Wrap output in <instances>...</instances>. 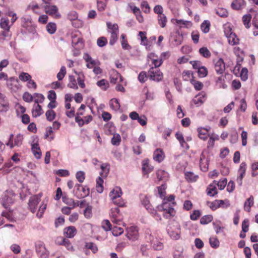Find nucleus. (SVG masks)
<instances>
[{
  "label": "nucleus",
  "mask_w": 258,
  "mask_h": 258,
  "mask_svg": "<svg viewBox=\"0 0 258 258\" xmlns=\"http://www.w3.org/2000/svg\"><path fill=\"white\" fill-rule=\"evenodd\" d=\"M190 83L194 86V88L196 90H201L203 87V84L199 81H197L192 79L190 80Z\"/></svg>",
  "instance_id": "nucleus-64"
},
{
  "label": "nucleus",
  "mask_w": 258,
  "mask_h": 258,
  "mask_svg": "<svg viewBox=\"0 0 258 258\" xmlns=\"http://www.w3.org/2000/svg\"><path fill=\"white\" fill-rule=\"evenodd\" d=\"M171 22L180 28H189L192 26V23L190 21L182 19H173Z\"/></svg>",
  "instance_id": "nucleus-16"
},
{
  "label": "nucleus",
  "mask_w": 258,
  "mask_h": 258,
  "mask_svg": "<svg viewBox=\"0 0 258 258\" xmlns=\"http://www.w3.org/2000/svg\"><path fill=\"white\" fill-rule=\"evenodd\" d=\"M207 195L210 197H213L217 194L216 188V181L214 180L207 188Z\"/></svg>",
  "instance_id": "nucleus-28"
},
{
  "label": "nucleus",
  "mask_w": 258,
  "mask_h": 258,
  "mask_svg": "<svg viewBox=\"0 0 258 258\" xmlns=\"http://www.w3.org/2000/svg\"><path fill=\"white\" fill-rule=\"evenodd\" d=\"M43 113L41 106L37 103H34L32 109V115L34 117L40 116Z\"/></svg>",
  "instance_id": "nucleus-25"
},
{
  "label": "nucleus",
  "mask_w": 258,
  "mask_h": 258,
  "mask_svg": "<svg viewBox=\"0 0 258 258\" xmlns=\"http://www.w3.org/2000/svg\"><path fill=\"white\" fill-rule=\"evenodd\" d=\"M246 5L244 0H235L231 5V8L235 10H239L243 9Z\"/></svg>",
  "instance_id": "nucleus-27"
},
{
  "label": "nucleus",
  "mask_w": 258,
  "mask_h": 258,
  "mask_svg": "<svg viewBox=\"0 0 258 258\" xmlns=\"http://www.w3.org/2000/svg\"><path fill=\"white\" fill-rule=\"evenodd\" d=\"M23 140V137L22 135L18 134L14 137L13 134H11L6 145L11 149L15 146L20 147L22 144Z\"/></svg>",
  "instance_id": "nucleus-6"
},
{
  "label": "nucleus",
  "mask_w": 258,
  "mask_h": 258,
  "mask_svg": "<svg viewBox=\"0 0 258 258\" xmlns=\"http://www.w3.org/2000/svg\"><path fill=\"white\" fill-rule=\"evenodd\" d=\"M9 108L8 102L4 99V97L0 96V112H5Z\"/></svg>",
  "instance_id": "nucleus-34"
},
{
  "label": "nucleus",
  "mask_w": 258,
  "mask_h": 258,
  "mask_svg": "<svg viewBox=\"0 0 258 258\" xmlns=\"http://www.w3.org/2000/svg\"><path fill=\"white\" fill-rule=\"evenodd\" d=\"M110 217L111 221L117 225L121 223L122 216L118 208H111L110 212Z\"/></svg>",
  "instance_id": "nucleus-11"
},
{
  "label": "nucleus",
  "mask_w": 258,
  "mask_h": 258,
  "mask_svg": "<svg viewBox=\"0 0 258 258\" xmlns=\"http://www.w3.org/2000/svg\"><path fill=\"white\" fill-rule=\"evenodd\" d=\"M97 85L103 90H106L109 87L108 81L105 79H102L97 82Z\"/></svg>",
  "instance_id": "nucleus-49"
},
{
  "label": "nucleus",
  "mask_w": 258,
  "mask_h": 258,
  "mask_svg": "<svg viewBox=\"0 0 258 258\" xmlns=\"http://www.w3.org/2000/svg\"><path fill=\"white\" fill-rule=\"evenodd\" d=\"M126 236L132 241H135L138 238L139 232L137 227L131 226L127 229Z\"/></svg>",
  "instance_id": "nucleus-15"
},
{
  "label": "nucleus",
  "mask_w": 258,
  "mask_h": 258,
  "mask_svg": "<svg viewBox=\"0 0 258 258\" xmlns=\"http://www.w3.org/2000/svg\"><path fill=\"white\" fill-rule=\"evenodd\" d=\"M166 186L165 184H163L161 186L157 187L158 195L161 199L164 198L166 194Z\"/></svg>",
  "instance_id": "nucleus-58"
},
{
  "label": "nucleus",
  "mask_w": 258,
  "mask_h": 258,
  "mask_svg": "<svg viewBox=\"0 0 258 258\" xmlns=\"http://www.w3.org/2000/svg\"><path fill=\"white\" fill-rule=\"evenodd\" d=\"M31 149L35 158L37 159H40L41 157V152L39 145L37 143L32 144Z\"/></svg>",
  "instance_id": "nucleus-35"
},
{
  "label": "nucleus",
  "mask_w": 258,
  "mask_h": 258,
  "mask_svg": "<svg viewBox=\"0 0 258 258\" xmlns=\"http://www.w3.org/2000/svg\"><path fill=\"white\" fill-rule=\"evenodd\" d=\"M110 82L112 84H117L123 82V78L116 70L112 69L110 71Z\"/></svg>",
  "instance_id": "nucleus-17"
},
{
  "label": "nucleus",
  "mask_w": 258,
  "mask_h": 258,
  "mask_svg": "<svg viewBox=\"0 0 258 258\" xmlns=\"http://www.w3.org/2000/svg\"><path fill=\"white\" fill-rule=\"evenodd\" d=\"M46 28L48 33L53 34L55 33L56 31V25L54 23L50 22L47 24Z\"/></svg>",
  "instance_id": "nucleus-45"
},
{
  "label": "nucleus",
  "mask_w": 258,
  "mask_h": 258,
  "mask_svg": "<svg viewBox=\"0 0 258 258\" xmlns=\"http://www.w3.org/2000/svg\"><path fill=\"white\" fill-rule=\"evenodd\" d=\"M174 205L167 202L166 201H163L162 204L158 206V208L159 210L163 211L164 216L168 218L174 215Z\"/></svg>",
  "instance_id": "nucleus-3"
},
{
  "label": "nucleus",
  "mask_w": 258,
  "mask_h": 258,
  "mask_svg": "<svg viewBox=\"0 0 258 258\" xmlns=\"http://www.w3.org/2000/svg\"><path fill=\"white\" fill-rule=\"evenodd\" d=\"M209 242L212 247L217 248L219 246V241L216 237H211L209 239Z\"/></svg>",
  "instance_id": "nucleus-55"
},
{
  "label": "nucleus",
  "mask_w": 258,
  "mask_h": 258,
  "mask_svg": "<svg viewBox=\"0 0 258 258\" xmlns=\"http://www.w3.org/2000/svg\"><path fill=\"white\" fill-rule=\"evenodd\" d=\"M169 236L173 239L177 240L180 237V226L177 223L170 224L167 227Z\"/></svg>",
  "instance_id": "nucleus-4"
},
{
  "label": "nucleus",
  "mask_w": 258,
  "mask_h": 258,
  "mask_svg": "<svg viewBox=\"0 0 258 258\" xmlns=\"http://www.w3.org/2000/svg\"><path fill=\"white\" fill-rule=\"evenodd\" d=\"M42 195V194H39L31 197L29 199L28 207L32 213H34L36 211L37 205L41 200Z\"/></svg>",
  "instance_id": "nucleus-10"
},
{
  "label": "nucleus",
  "mask_w": 258,
  "mask_h": 258,
  "mask_svg": "<svg viewBox=\"0 0 258 258\" xmlns=\"http://www.w3.org/2000/svg\"><path fill=\"white\" fill-rule=\"evenodd\" d=\"M121 141V136L119 134L115 133L113 134V137L111 140L112 145L118 146L120 145Z\"/></svg>",
  "instance_id": "nucleus-42"
},
{
  "label": "nucleus",
  "mask_w": 258,
  "mask_h": 258,
  "mask_svg": "<svg viewBox=\"0 0 258 258\" xmlns=\"http://www.w3.org/2000/svg\"><path fill=\"white\" fill-rule=\"evenodd\" d=\"M199 53L201 55L206 58L211 56V53L209 49L206 47H203L199 49Z\"/></svg>",
  "instance_id": "nucleus-54"
},
{
  "label": "nucleus",
  "mask_w": 258,
  "mask_h": 258,
  "mask_svg": "<svg viewBox=\"0 0 258 258\" xmlns=\"http://www.w3.org/2000/svg\"><path fill=\"white\" fill-rule=\"evenodd\" d=\"M147 60L149 63L151 62L152 67L155 68L159 67L163 63L162 58H160L154 52H150L148 54Z\"/></svg>",
  "instance_id": "nucleus-9"
},
{
  "label": "nucleus",
  "mask_w": 258,
  "mask_h": 258,
  "mask_svg": "<svg viewBox=\"0 0 258 258\" xmlns=\"http://www.w3.org/2000/svg\"><path fill=\"white\" fill-rule=\"evenodd\" d=\"M103 182L104 181L102 177L99 176L96 179V190L100 194L102 193L103 191Z\"/></svg>",
  "instance_id": "nucleus-44"
},
{
  "label": "nucleus",
  "mask_w": 258,
  "mask_h": 258,
  "mask_svg": "<svg viewBox=\"0 0 258 258\" xmlns=\"http://www.w3.org/2000/svg\"><path fill=\"white\" fill-rule=\"evenodd\" d=\"M217 203L218 204V206L220 207H222L223 208H227V207L230 206V203L228 200H217Z\"/></svg>",
  "instance_id": "nucleus-62"
},
{
  "label": "nucleus",
  "mask_w": 258,
  "mask_h": 258,
  "mask_svg": "<svg viewBox=\"0 0 258 258\" xmlns=\"http://www.w3.org/2000/svg\"><path fill=\"white\" fill-rule=\"evenodd\" d=\"M228 41L229 44L231 45H235L239 44V39L235 33L230 34L227 36Z\"/></svg>",
  "instance_id": "nucleus-37"
},
{
  "label": "nucleus",
  "mask_w": 258,
  "mask_h": 258,
  "mask_svg": "<svg viewBox=\"0 0 258 258\" xmlns=\"http://www.w3.org/2000/svg\"><path fill=\"white\" fill-rule=\"evenodd\" d=\"M148 76L152 81L160 82L163 79V73L157 68L152 67L148 71Z\"/></svg>",
  "instance_id": "nucleus-7"
},
{
  "label": "nucleus",
  "mask_w": 258,
  "mask_h": 258,
  "mask_svg": "<svg viewBox=\"0 0 258 258\" xmlns=\"http://www.w3.org/2000/svg\"><path fill=\"white\" fill-rule=\"evenodd\" d=\"M101 171L100 173V175L102 177H106L108 175L109 169L110 165L107 163H103L100 166Z\"/></svg>",
  "instance_id": "nucleus-32"
},
{
  "label": "nucleus",
  "mask_w": 258,
  "mask_h": 258,
  "mask_svg": "<svg viewBox=\"0 0 258 258\" xmlns=\"http://www.w3.org/2000/svg\"><path fill=\"white\" fill-rule=\"evenodd\" d=\"M142 204L148 211V212L156 218L157 220H161V216L157 213L156 210H155L150 205L148 198L147 197H144L143 199H142Z\"/></svg>",
  "instance_id": "nucleus-8"
},
{
  "label": "nucleus",
  "mask_w": 258,
  "mask_h": 258,
  "mask_svg": "<svg viewBox=\"0 0 258 258\" xmlns=\"http://www.w3.org/2000/svg\"><path fill=\"white\" fill-rule=\"evenodd\" d=\"M157 20L158 24L161 28H164L166 27L167 22V19L164 14L158 16Z\"/></svg>",
  "instance_id": "nucleus-41"
},
{
  "label": "nucleus",
  "mask_w": 258,
  "mask_h": 258,
  "mask_svg": "<svg viewBox=\"0 0 258 258\" xmlns=\"http://www.w3.org/2000/svg\"><path fill=\"white\" fill-rule=\"evenodd\" d=\"M213 219L212 215H208L203 216L200 220V223L202 224H207L211 222Z\"/></svg>",
  "instance_id": "nucleus-63"
},
{
  "label": "nucleus",
  "mask_w": 258,
  "mask_h": 258,
  "mask_svg": "<svg viewBox=\"0 0 258 258\" xmlns=\"http://www.w3.org/2000/svg\"><path fill=\"white\" fill-rule=\"evenodd\" d=\"M89 189L87 186H83L80 184H76L74 189V193L78 199L85 198L89 195Z\"/></svg>",
  "instance_id": "nucleus-5"
},
{
  "label": "nucleus",
  "mask_w": 258,
  "mask_h": 258,
  "mask_svg": "<svg viewBox=\"0 0 258 258\" xmlns=\"http://www.w3.org/2000/svg\"><path fill=\"white\" fill-rule=\"evenodd\" d=\"M206 95L204 92H202L196 95L192 99V102L197 106H201L206 100Z\"/></svg>",
  "instance_id": "nucleus-20"
},
{
  "label": "nucleus",
  "mask_w": 258,
  "mask_h": 258,
  "mask_svg": "<svg viewBox=\"0 0 258 258\" xmlns=\"http://www.w3.org/2000/svg\"><path fill=\"white\" fill-rule=\"evenodd\" d=\"M0 27L4 30L9 31L10 25H9V20L8 19L2 18L0 22Z\"/></svg>",
  "instance_id": "nucleus-40"
},
{
  "label": "nucleus",
  "mask_w": 258,
  "mask_h": 258,
  "mask_svg": "<svg viewBox=\"0 0 258 258\" xmlns=\"http://www.w3.org/2000/svg\"><path fill=\"white\" fill-rule=\"evenodd\" d=\"M64 235L68 238H73L77 233V230L74 226L66 228L63 231Z\"/></svg>",
  "instance_id": "nucleus-26"
},
{
  "label": "nucleus",
  "mask_w": 258,
  "mask_h": 258,
  "mask_svg": "<svg viewBox=\"0 0 258 258\" xmlns=\"http://www.w3.org/2000/svg\"><path fill=\"white\" fill-rule=\"evenodd\" d=\"M210 127H208V128H204V127H199L198 128L197 131L198 132V136L199 137L203 140H206L207 139L208 137L210 136L209 131L210 130Z\"/></svg>",
  "instance_id": "nucleus-23"
},
{
  "label": "nucleus",
  "mask_w": 258,
  "mask_h": 258,
  "mask_svg": "<svg viewBox=\"0 0 258 258\" xmlns=\"http://www.w3.org/2000/svg\"><path fill=\"white\" fill-rule=\"evenodd\" d=\"M15 197V194L12 190H7L2 195L0 203L5 208L8 209L14 203Z\"/></svg>",
  "instance_id": "nucleus-1"
},
{
  "label": "nucleus",
  "mask_w": 258,
  "mask_h": 258,
  "mask_svg": "<svg viewBox=\"0 0 258 258\" xmlns=\"http://www.w3.org/2000/svg\"><path fill=\"white\" fill-rule=\"evenodd\" d=\"M107 0H97V10L100 11H104L107 6Z\"/></svg>",
  "instance_id": "nucleus-43"
},
{
  "label": "nucleus",
  "mask_w": 258,
  "mask_h": 258,
  "mask_svg": "<svg viewBox=\"0 0 258 258\" xmlns=\"http://www.w3.org/2000/svg\"><path fill=\"white\" fill-rule=\"evenodd\" d=\"M251 19V16L250 14H246L242 17V21L243 24L246 28H249L250 26V22Z\"/></svg>",
  "instance_id": "nucleus-53"
},
{
  "label": "nucleus",
  "mask_w": 258,
  "mask_h": 258,
  "mask_svg": "<svg viewBox=\"0 0 258 258\" xmlns=\"http://www.w3.org/2000/svg\"><path fill=\"white\" fill-rule=\"evenodd\" d=\"M215 71L219 74H222L224 72L225 69V66L222 58H219L215 61Z\"/></svg>",
  "instance_id": "nucleus-22"
},
{
  "label": "nucleus",
  "mask_w": 258,
  "mask_h": 258,
  "mask_svg": "<svg viewBox=\"0 0 258 258\" xmlns=\"http://www.w3.org/2000/svg\"><path fill=\"white\" fill-rule=\"evenodd\" d=\"M219 140V136L217 135L212 134L209 136V139L208 142V147H213L215 141Z\"/></svg>",
  "instance_id": "nucleus-51"
},
{
  "label": "nucleus",
  "mask_w": 258,
  "mask_h": 258,
  "mask_svg": "<svg viewBox=\"0 0 258 258\" xmlns=\"http://www.w3.org/2000/svg\"><path fill=\"white\" fill-rule=\"evenodd\" d=\"M109 105L110 108L115 111H118L120 107L119 100L116 98L111 99L109 101Z\"/></svg>",
  "instance_id": "nucleus-38"
},
{
  "label": "nucleus",
  "mask_w": 258,
  "mask_h": 258,
  "mask_svg": "<svg viewBox=\"0 0 258 258\" xmlns=\"http://www.w3.org/2000/svg\"><path fill=\"white\" fill-rule=\"evenodd\" d=\"M164 158V154L163 151L160 149H156L153 154V159L155 161L161 162Z\"/></svg>",
  "instance_id": "nucleus-30"
},
{
  "label": "nucleus",
  "mask_w": 258,
  "mask_h": 258,
  "mask_svg": "<svg viewBox=\"0 0 258 258\" xmlns=\"http://www.w3.org/2000/svg\"><path fill=\"white\" fill-rule=\"evenodd\" d=\"M185 177L186 179L189 182H195L199 178L198 175L195 174L192 172H186L185 173Z\"/></svg>",
  "instance_id": "nucleus-39"
},
{
  "label": "nucleus",
  "mask_w": 258,
  "mask_h": 258,
  "mask_svg": "<svg viewBox=\"0 0 258 258\" xmlns=\"http://www.w3.org/2000/svg\"><path fill=\"white\" fill-rule=\"evenodd\" d=\"M254 204V198L253 196H251L249 198H248L244 203V210L247 212L250 211L251 207Z\"/></svg>",
  "instance_id": "nucleus-36"
},
{
  "label": "nucleus",
  "mask_w": 258,
  "mask_h": 258,
  "mask_svg": "<svg viewBox=\"0 0 258 258\" xmlns=\"http://www.w3.org/2000/svg\"><path fill=\"white\" fill-rule=\"evenodd\" d=\"M33 97L34 103L39 104V103H42L44 100V96L41 94L35 93L33 94Z\"/></svg>",
  "instance_id": "nucleus-52"
},
{
  "label": "nucleus",
  "mask_w": 258,
  "mask_h": 258,
  "mask_svg": "<svg viewBox=\"0 0 258 258\" xmlns=\"http://www.w3.org/2000/svg\"><path fill=\"white\" fill-rule=\"evenodd\" d=\"M110 33V37L109 38V44L111 45H114L118 39V35L119 33L109 32Z\"/></svg>",
  "instance_id": "nucleus-59"
},
{
  "label": "nucleus",
  "mask_w": 258,
  "mask_h": 258,
  "mask_svg": "<svg viewBox=\"0 0 258 258\" xmlns=\"http://www.w3.org/2000/svg\"><path fill=\"white\" fill-rule=\"evenodd\" d=\"M36 251L40 258H47L49 255L48 251L46 249L45 244L42 242H38L35 245Z\"/></svg>",
  "instance_id": "nucleus-13"
},
{
  "label": "nucleus",
  "mask_w": 258,
  "mask_h": 258,
  "mask_svg": "<svg viewBox=\"0 0 258 258\" xmlns=\"http://www.w3.org/2000/svg\"><path fill=\"white\" fill-rule=\"evenodd\" d=\"M211 24L209 21L205 20L201 25V29L204 33H207L209 32Z\"/></svg>",
  "instance_id": "nucleus-46"
},
{
  "label": "nucleus",
  "mask_w": 258,
  "mask_h": 258,
  "mask_svg": "<svg viewBox=\"0 0 258 258\" xmlns=\"http://www.w3.org/2000/svg\"><path fill=\"white\" fill-rule=\"evenodd\" d=\"M6 86L13 92H17L21 88L18 79L14 77H10L7 80Z\"/></svg>",
  "instance_id": "nucleus-12"
},
{
  "label": "nucleus",
  "mask_w": 258,
  "mask_h": 258,
  "mask_svg": "<svg viewBox=\"0 0 258 258\" xmlns=\"http://www.w3.org/2000/svg\"><path fill=\"white\" fill-rule=\"evenodd\" d=\"M45 12L49 15L53 16L55 18H59L60 15L58 12V9L56 6L54 5L47 6L45 8Z\"/></svg>",
  "instance_id": "nucleus-19"
},
{
  "label": "nucleus",
  "mask_w": 258,
  "mask_h": 258,
  "mask_svg": "<svg viewBox=\"0 0 258 258\" xmlns=\"http://www.w3.org/2000/svg\"><path fill=\"white\" fill-rule=\"evenodd\" d=\"M53 133V129L51 126L46 128V133L44 135L45 139H48L49 141H52L54 139V136L52 135Z\"/></svg>",
  "instance_id": "nucleus-47"
},
{
  "label": "nucleus",
  "mask_w": 258,
  "mask_h": 258,
  "mask_svg": "<svg viewBox=\"0 0 258 258\" xmlns=\"http://www.w3.org/2000/svg\"><path fill=\"white\" fill-rule=\"evenodd\" d=\"M149 239L150 241L152 247L155 250H161L163 247V243L160 241L156 237L150 234Z\"/></svg>",
  "instance_id": "nucleus-18"
},
{
  "label": "nucleus",
  "mask_w": 258,
  "mask_h": 258,
  "mask_svg": "<svg viewBox=\"0 0 258 258\" xmlns=\"http://www.w3.org/2000/svg\"><path fill=\"white\" fill-rule=\"evenodd\" d=\"M83 58L87 62V67L88 68H93L99 64L98 60L93 59L88 53H85Z\"/></svg>",
  "instance_id": "nucleus-21"
},
{
  "label": "nucleus",
  "mask_w": 258,
  "mask_h": 258,
  "mask_svg": "<svg viewBox=\"0 0 258 258\" xmlns=\"http://www.w3.org/2000/svg\"><path fill=\"white\" fill-rule=\"evenodd\" d=\"M153 170V167L150 165L149 160L146 159L142 162V170L144 174H148Z\"/></svg>",
  "instance_id": "nucleus-31"
},
{
  "label": "nucleus",
  "mask_w": 258,
  "mask_h": 258,
  "mask_svg": "<svg viewBox=\"0 0 258 258\" xmlns=\"http://www.w3.org/2000/svg\"><path fill=\"white\" fill-rule=\"evenodd\" d=\"M246 170V164L245 162H242L238 170V175L236 179V182L239 186H241L242 184V180L243 177L245 175Z\"/></svg>",
  "instance_id": "nucleus-14"
},
{
  "label": "nucleus",
  "mask_w": 258,
  "mask_h": 258,
  "mask_svg": "<svg viewBox=\"0 0 258 258\" xmlns=\"http://www.w3.org/2000/svg\"><path fill=\"white\" fill-rule=\"evenodd\" d=\"M200 166L201 169L204 172L207 171L208 169L209 161L203 154L201 156Z\"/></svg>",
  "instance_id": "nucleus-29"
},
{
  "label": "nucleus",
  "mask_w": 258,
  "mask_h": 258,
  "mask_svg": "<svg viewBox=\"0 0 258 258\" xmlns=\"http://www.w3.org/2000/svg\"><path fill=\"white\" fill-rule=\"evenodd\" d=\"M85 246L87 248L91 250L94 253H95L98 251V249L97 245L93 242L86 243Z\"/></svg>",
  "instance_id": "nucleus-60"
},
{
  "label": "nucleus",
  "mask_w": 258,
  "mask_h": 258,
  "mask_svg": "<svg viewBox=\"0 0 258 258\" xmlns=\"http://www.w3.org/2000/svg\"><path fill=\"white\" fill-rule=\"evenodd\" d=\"M57 243L59 245H63L68 250L73 251L74 250L73 245L68 239L59 237L57 240Z\"/></svg>",
  "instance_id": "nucleus-24"
},
{
  "label": "nucleus",
  "mask_w": 258,
  "mask_h": 258,
  "mask_svg": "<svg viewBox=\"0 0 258 258\" xmlns=\"http://www.w3.org/2000/svg\"><path fill=\"white\" fill-rule=\"evenodd\" d=\"M107 43V39L105 37H100L97 40V44L100 47L105 46Z\"/></svg>",
  "instance_id": "nucleus-61"
},
{
  "label": "nucleus",
  "mask_w": 258,
  "mask_h": 258,
  "mask_svg": "<svg viewBox=\"0 0 258 258\" xmlns=\"http://www.w3.org/2000/svg\"><path fill=\"white\" fill-rule=\"evenodd\" d=\"M19 79L22 82H27L30 79H32L31 75L25 72H21L19 75Z\"/></svg>",
  "instance_id": "nucleus-56"
},
{
  "label": "nucleus",
  "mask_w": 258,
  "mask_h": 258,
  "mask_svg": "<svg viewBox=\"0 0 258 258\" xmlns=\"http://www.w3.org/2000/svg\"><path fill=\"white\" fill-rule=\"evenodd\" d=\"M106 24L109 29L108 32L119 33L118 26L117 24H112L111 22H107Z\"/></svg>",
  "instance_id": "nucleus-48"
},
{
  "label": "nucleus",
  "mask_w": 258,
  "mask_h": 258,
  "mask_svg": "<svg viewBox=\"0 0 258 258\" xmlns=\"http://www.w3.org/2000/svg\"><path fill=\"white\" fill-rule=\"evenodd\" d=\"M156 174L159 180L166 181L169 178L168 173L162 169L158 170Z\"/></svg>",
  "instance_id": "nucleus-33"
},
{
  "label": "nucleus",
  "mask_w": 258,
  "mask_h": 258,
  "mask_svg": "<svg viewBox=\"0 0 258 258\" xmlns=\"http://www.w3.org/2000/svg\"><path fill=\"white\" fill-rule=\"evenodd\" d=\"M46 208V204H45L44 201H43L42 203L40 206L38 211L36 214V216L38 218H40L42 217Z\"/></svg>",
  "instance_id": "nucleus-57"
},
{
  "label": "nucleus",
  "mask_w": 258,
  "mask_h": 258,
  "mask_svg": "<svg viewBox=\"0 0 258 258\" xmlns=\"http://www.w3.org/2000/svg\"><path fill=\"white\" fill-rule=\"evenodd\" d=\"M121 195L122 192L120 188L115 187L110 191L109 197L114 204L122 207L124 203L121 198Z\"/></svg>",
  "instance_id": "nucleus-2"
},
{
  "label": "nucleus",
  "mask_w": 258,
  "mask_h": 258,
  "mask_svg": "<svg viewBox=\"0 0 258 258\" xmlns=\"http://www.w3.org/2000/svg\"><path fill=\"white\" fill-rule=\"evenodd\" d=\"M68 86L69 87L75 90H77L78 88L76 80L74 76H70L69 77V83Z\"/></svg>",
  "instance_id": "nucleus-50"
}]
</instances>
